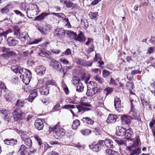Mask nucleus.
Instances as JSON below:
<instances>
[{
    "label": "nucleus",
    "mask_w": 155,
    "mask_h": 155,
    "mask_svg": "<svg viewBox=\"0 0 155 155\" xmlns=\"http://www.w3.org/2000/svg\"><path fill=\"white\" fill-rule=\"evenodd\" d=\"M136 140L134 143V144L133 145V147H136L137 146L139 142L140 141V140L139 138V136H137L136 137Z\"/></svg>",
    "instance_id": "47"
},
{
    "label": "nucleus",
    "mask_w": 155,
    "mask_h": 155,
    "mask_svg": "<svg viewBox=\"0 0 155 155\" xmlns=\"http://www.w3.org/2000/svg\"><path fill=\"white\" fill-rule=\"evenodd\" d=\"M86 38L84 37V35L83 33L81 31L77 35L76 38H75V40L76 41H78L80 42H83L86 41Z\"/></svg>",
    "instance_id": "19"
},
{
    "label": "nucleus",
    "mask_w": 155,
    "mask_h": 155,
    "mask_svg": "<svg viewBox=\"0 0 155 155\" xmlns=\"http://www.w3.org/2000/svg\"><path fill=\"white\" fill-rule=\"evenodd\" d=\"M17 56L16 53L13 51H9V52L8 53V54L7 56L8 57L10 56L12 57H16Z\"/></svg>",
    "instance_id": "53"
},
{
    "label": "nucleus",
    "mask_w": 155,
    "mask_h": 155,
    "mask_svg": "<svg viewBox=\"0 0 155 155\" xmlns=\"http://www.w3.org/2000/svg\"><path fill=\"white\" fill-rule=\"evenodd\" d=\"M24 114L23 113H19L16 111L13 112V115L14 120L15 121L22 119V115Z\"/></svg>",
    "instance_id": "22"
},
{
    "label": "nucleus",
    "mask_w": 155,
    "mask_h": 155,
    "mask_svg": "<svg viewBox=\"0 0 155 155\" xmlns=\"http://www.w3.org/2000/svg\"><path fill=\"white\" fill-rule=\"evenodd\" d=\"M113 90L114 89L113 88L110 87H106L104 90V93L106 94V96H107L109 94H111L113 92Z\"/></svg>",
    "instance_id": "35"
},
{
    "label": "nucleus",
    "mask_w": 155,
    "mask_h": 155,
    "mask_svg": "<svg viewBox=\"0 0 155 155\" xmlns=\"http://www.w3.org/2000/svg\"><path fill=\"white\" fill-rule=\"evenodd\" d=\"M13 33L14 37L16 38L19 39L22 33L21 32L20 28L18 26H15L13 27Z\"/></svg>",
    "instance_id": "10"
},
{
    "label": "nucleus",
    "mask_w": 155,
    "mask_h": 155,
    "mask_svg": "<svg viewBox=\"0 0 155 155\" xmlns=\"http://www.w3.org/2000/svg\"><path fill=\"white\" fill-rule=\"evenodd\" d=\"M88 22L86 21H85L84 20H81V24L82 25H84V28H87L88 26V25L87 24Z\"/></svg>",
    "instance_id": "62"
},
{
    "label": "nucleus",
    "mask_w": 155,
    "mask_h": 155,
    "mask_svg": "<svg viewBox=\"0 0 155 155\" xmlns=\"http://www.w3.org/2000/svg\"><path fill=\"white\" fill-rule=\"evenodd\" d=\"M101 60V58L100 55L99 54H96L95 58L94 59V61L95 62L98 61L97 62V64H99V65L98 66L101 68V66L104 64V62L102 61Z\"/></svg>",
    "instance_id": "20"
},
{
    "label": "nucleus",
    "mask_w": 155,
    "mask_h": 155,
    "mask_svg": "<svg viewBox=\"0 0 155 155\" xmlns=\"http://www.w3.org/2000/svg\"><path fill=\"white\" fill-rule=\"evenodd\" d=\"M51 14L54 15L59 18H64L66 16L64 14L62 13H57L54 12H52L51 13Z\"/></svg>",
    "instance_id": "45"
},
{
    "label": "nucleus",
    "mask_w": 155,
    "mask_h": 155,
    "mask_svg": "<svg viewBox=\"0 0 155 155\" xmlns=\"http://www.w3.org/2000/svg\"><path fill=\"white\" fill-rule=\"evenodd\" d=\"M38 9L39 8L35 4V3H30L29 5V7L28 8L26 12V14H27L28 11L33 9Z\"/></svg>",
    "instance_id": "31"
},
{
    "label": "nucleus",
    "mask_w": 155,
    "mask_h": 155,
    "mask_svg": "<svg viewBox=\"0 0 155 155\" xmlns=\"http://www.w3.org/2000/svg\"><path fill=\"white\" fill-rule=\"evenodd\" d=\"M73 5V3H72L71 1H69L68 2L66 7L67 8H70L72 7Z\"/></svg>",
    "instance_id": "61"
},
{
    "label": "nucleus",
    "mask_w": 155,
    "mask_h": 155,
    "mask_svg": "<svg viewBox=\"0 0 155 155\" xmlns=\"http://www.w3.org/2000/svg\"><path fill=\"white\" fill-rule=\"evenodd\" d=\"M33 53V50H32L30 51H24L23 54V56L25 57H28L30 55Z\"/></svg>",
    "instance_id": "39"
},
{
    "label": "nucleus",
    "mask_w": 155,
    "mask_h": 155,
    "mask_svg": "<svg viewBox=\"0 0 155 155\" xmlns=\"http://www.w3.org/2000/svg\"><path fill=\"white\" fill-rule=\"evenodd\" d=\"M26 148L25 145L22 144L21 146V147L18 150V155H26L25 153Z\"/></svg>",
    "instance_id": "26"
},
{
    "label": "nucleus",
    "mask_w": 155,
    "mask_h": 155,
    "mask_svg": "<svg viewBox=\"0 0 155 155\" xmlns=\"http://www.w3.org/2000/svg\"><path fill=\"white\" fill-rule=\"evenodd\" d=\"M46 70L45 67L41 65L35 68V71L38 75L39 76H42L45 73Z\"/></svg>",
    "instance_id": "13"
},
{
    "label": "nucleus",
    "mask_w": 155,
    "mask_h": 155,
    "mask_svg": "<svg viewBox=\"0 0 155 155\" xmlns=\"http://www.w3.org/2000/svg\"><path fill=\"white\" fill-rule=\"evenodd\" d=\"M34 138L38 142V145L40 146L42 144V142L41 138L37 135H35L34 136Z\"/></svg>",
    "instance_id": "52"
},
{
    "label": "nucleus",
    "mask_w": 155,
    "mask_h": 155,
    "mask_svg": "<svg viewBox=\"0 0 155 155\" xmlns=\"http://www.w3.org/2000/svg\"><path fill=\"white\" fill-rule=\"evenodd\" d=\"M110 74V72L106 70H104L103 72V76L104 78H106Z\"/></svg>",
    "instance_id": "50"
},
{
    "label": "nucleus",
    "mask_w": 155,
    "mask_h": 155,
    "mask_svg": "<svg viewBox=\"0 0 155 155\" xmlns=\"http://www.w3.org/2000/svg\"><path fill=\"white\" fill-rule=\"evenodd\" d=\"M134 84L133 82H127L126 85L127 88L130 90H131L133 88Z\"/></svg>",
    "instance_id": "48"
},
{
    "label": "nucleus",
    "mask_w": 155,
    "mask_h": 155,
    "mask_svg": "<svg viewBox=\"0 0 155 155\" xmlns=\"http://www.w3.org/2000/svg\"><path fill=\"white\" fill-rule=\"evenodd\" d=\"M97 14L98 12L95 13L94 12H90L89 13V14L91 19L96 20L97 16Z\"/></svg>",
    "instance_id": "41"
},
{
    "label": "nucleus",
    "mask_w": 155,
    "mask_h": 155,
    "mask_svg": "<svg viewBox=\"0 0 155 155\" xmlns=\"http://www.w3.org/2000/svg\"><path fill=\"white\" fill-rule=\"evenodd\" d=\"M81 120L84 123L90 125H92L94 123V121L93 120L88 117H83Z\"/></svg>",
    "instance_id": "23"
},
{
    "label": "nucleus",
    "mask_w": 155,
    "mask_h": 155,
    "mask_svg": "<svg viewBox=\"0 0 155 155\" xmlns=\"http://www.w3.org/2000/svg\"><path fill=\"white\" fill-rule=\"evenodd\" d=\"M29 13L32 16H33L34 15H37L39 12V8L38 9H33L29 11Z\"/></svg>",
    "instance_id": "42"
},
{
    "label": "nucleus",
    "mask_w": 155,
    "mask_h": 155,
    "mask_svg": "<svg viewBox=\"0 0 155 155\" xmlns=\"http://www.w3.org/2000/svg\"><path fill=\"white\" fill-rule=\"evenodd\" d=\"M54 34L56 37L60 38H62L64 36L66 30L62 28H57L54 31Z\"/></svg>",
    "instance_id": "5"
},
{
    "label": "nucleus",
    "mask_w": 155,
    "mask_h": 155,
    "mask_svg": "<svg viewBox=\"0 0 155 155\" xmlns=\"http://www.w3.org/2000/svg\"><path fill=\"white\" fill-rule=\"evenodd\" d=\"M115 141L116 142L118 143L119 144L121 145L125 144L126 142L125 140L121 139L116 140Z\"/></svg>",
    "instance_id": "56"
},
{
    "label": "nucleus",
    "mask_w": 155,
    "mask_h": 155,
    "mask_svg": "<svg viewBox=\"0 0 155 155\" xmlns=\"http://www.w3.org/2000/svg\"><path fill=\"white\" fill-rule=\"evenodd\" d=\"M50 85H53L55 86L57 84L55 81L52 80H48L46 81L45 85L41 86L39 89V91L41 94L42 95H47L49 93V88Z\"/></svg>",
    "instance_id": "3"
},
{
    "label": "nucleus",
    "mask_w": 155,
    "mask_h": 155,
    "mask_svg": "<svg viewBox=\"0 0 155 155\" xmlns=\"http://www.w3.org/2000/svg\"><path fill=\"white\" fill-rule=\"evenodd\" d=\"M141 72V71H140L139 69L136 70L132 71L130 73H129L127 74V78L128 80H131L133 78L131 77H129V76H130V75H135L137 74H140Z\"/></svg>",
    "instance_id": "28"
},
{
    "label": "nucleus",
    "mask_w": 155,
    "mask_h": 155,
    "mask_svg": "<svg viewBox=\"0 0 155 155\" xmlns=\"http://www.w3.org/2000/svg\"><path fill=\"white\" fill-rule=\"evenodd\" d=\"M97 87H92L91 88L87 87L86 94L89 97L92 96L97 93Z\"/></svg>",
    "instance_id": "9"
},
{
    "label": "nucleus",
    "mask_w": 155,
    "mask_h": 155,
    "mask_svg": "<svg viewBox=\"0 0 155 155\" xmlns=\"http://www.w3.org/2000/svg\"><path fill=\"white\" fill-rule=\"evenodd\" d=\"M121 120L123 124H129L132 119V117L130 115L123 114L121 117Z\"/></svg>",
    "instance_id": "7"
},
{
    "label": "nucleus",
    "mask_w": 155,
    "mask_h": 155,
    "mask_svg": "<svg viewBox=\"0 0 155 155\" xmlns=\"http://www.w3.org/2000/svg\"><path fill=\"white\" fill-rule=\"evenodd\" d=\"M80 125V121L78 120H76L73 122L72 126V128L73 129H76L78 126Z\"/></svg>",
    "instance_id": "33"
},
{
    "label": "nucleus",
    "mask_w": 155,
    "mask_h": 155,
    "mask_svg": "<svg viewBox=\"0 0 155 155\" xmlns=\"http://www.w3.org/2000/svg\"><path fill=\"white\" fill-rule=\"evenodd\" d=\"M50 65L55 69L60 71L62 68L61 65L60 63L54 60L51 61Z\"/></svg>",
    "instance_id": "8"
},
{
    "label": "nucleus",
    "mask_w": 155,
    "mask_h": 155,
    "mask_svg": "<svg viewBox=\"0 0 155 155\" xmlns=\"http://www.w3.org/2000/svg\"><path fill=\"white\" fill-rule=\"evenodd\" d=\"M93 62L90 61H83L81 62L82 65L84 67H89L91 66Z\"/></svg>",
    "instance_id": "38"
},
{
    "label": "nucleus",
    "mask_w": 155,
    "mask_h": 155,
    "mask_svg": "<svg viewBox=\"0 0 155 155\" xmlns=\"http://www.w3.org/2000/svg\"><path fill=\"white\" fill-rule=\"evenodd\" d=\"M71 53V50L69 48H68L64 52L63 54V56H64V54L65 55H70Z\"/></svg>",
    "instance_id": "58"
},
{
    "label": "nucleus",
    "mask_w": 155,
    "mask_h": 155,
    "mask_svg": "<svg viewBox=\"0 0 155 155\" xmlns=\"http://www.w3.org/2000/svg\"><path fill=\"white\" fill-rule=\"evenodd\" d=\"M106 153L107 155H116L117 154L116 152L110 149H106Z\"/></svg>",
    "instance_id": "37"
},
{
    "label": "nucleus",
    "mask_w": 155,
    "mask_h": 155,
    "mask_svg": "<svg viewBox=\"0 0 155 155\" xmlns=\"http://www.w3.org/2000/svg\"><path fill=\"white\" fill-rule=\"evenodd\" d=\"M76 91L78 92H82L84 90V86L81 83H76Z\"/></svg>",
    "instance_id": "29"
},
{
    "label": "nucleus",
    "mask_w": 155,
    "mask_h": 155,
    "mask_svg": "<svg viewBox=\"0 0 155 155\" xmlns=\"http://www.w3.org/2000/svg\"><path fill=\"white\" fill-rule=\"evenodd\" d=\"M21 138L24 141L26 149L31 148L32 146V142L30 138L27 137V135L25 134H22L21 135Z\"/></svg>",
    "instance_id": "4"
},
{
    "label": "nucleus",
    "mask_w": 155,
    "mask_h": 155,
    "mask_svg": "<svg viewBox=\"0 0 155 155\" xmlns=\"http://www.w3.org/2000/svg\"><path fill=\"white\" fill-rule=\"evenodd\" d=\"M38 29L41 32V33L44 35H46L47 34L46 31V30H45L43 28L40 27L38 28Z\"/></svg>",
    "instance_id": "59"
},
{
    "label": "nucleus",
    "mask_w": 155,
    "mask_h": 155,
    "mask_svg": "<svg viewBox=\"0 0 155 155\" xmlns=\"http://www.w3.org/2000/svg\"><path fill=\"white\" fill-rule=\"evenodd\" d=\"M8 45L9 46H15L17 44L18 41L15 40L14 37H9L7 39Z\"/></svg>",
    "instance_id": "12"
},
{
    "label": "nucleus",
    "mask_w": 155,
    "mask_h": 155,
    "mask_svg": "<svg viewBox=\"0 0 155 155\" xmlns=\"http://www.w3.org/2000/svg\"><path fill=\"white\" fill-rule=\"evenodd\" d=\"M60 61L64 64H69V61L65 59V58H61L60 60Z\"/></svg>",
    "instance_id": "60"
},
{
    "label": "nucleus",
    "mask_w": 155,
    "mask_h": 155,
    "mask_svg": "<svg viewBox=\"0 0 155 155\" xmlns=\"http://www.w3.org/2000/svg\"><path fill=\"white\" fill-rule=\"evenodd\" d=\"M118 117L116 115L110 114L106 120V122L107 123H114L116 121V120L118 119Z\"/></svg>",
    "instance_id": "14"
},
{
    "label": "nucleus",
    "mask_w": 155,
    "mask_h": 155,
    "mask_svg": "<svg viewBox=\"0 0 155 155\" xmlns=\"http://www.w3.org/2000/svg\"><path fill=\"white\" fill-rule=\"evenodd\" d=\"M6 86L2 81H0V96L1 95L2 92H5L8 91Z\"/></svg>",
    "instance_id": "30"
},
{
    "label": "nucleus",
    "mask_w": 155,
    "mask_h": 155,
    "mask_svg": "<svg viewBox=\"0 0 155 155\" xmlns=\"http://www.w3.org/2000/svg\"><path fill=\"white\" fill-rule=\"evenodd\" d=\"M31 73V72L29 70L22 68H21L18 74H20V77L21 78L22 77L26 76Z\"/></svg>",
    "instance_id": "16"
},
{
    "label": "nucleus",
    "mask_w": 155,
    "mask_h": 155,
    "mask_svg": "<svg viewBox=\"0 0 155 155\" xmlns=\"http://www.w3.org/2000/svg\"><path fill=\"white\" fill-rule=\"evenodd\" d=\"M14 12L17 15H19L22 17H24V15L20 12L18 10H15Z\"/></svg>",
    "instance_id": "63"
},
{
    "label": "nucleus",
    "mask_w": 155,
    "mask_h": 155,
    "mask_svg": "<svg viewBox=\"0 0 155 155\" xmlns=\"http://www.w3.org/2000/svg\"><path fill=\"white\" fill-rule=\"evenodd\" d=\"M116 134L118 136L125 137V139L131 140L132 139L133 132L131 128L127 130L121 126H117L116 127Z\"/></svg>",
    "instance_id": "1"
},
{
    "label": "nucleus",
    "mask_w": 155,
    "mask_h": 155,
    "mask_svg": "<svg viewBox=\"0 0 155 155\" xmlns=\"http://www.w3.org/2000/svg\"><path fill=\"white\" fill-rule=\"evenodd\" d=\"M31 78V73L28 74V75L22 77L21 79L23 82L26 85L28 84L29 83Z\"/></svg>",
    "instance_id": "21"
},
{
    "label": "nucleus",
    "mask_w": 155,
    "mask_h": 155,
    "mask_svg": "<svg viewBox=\"0 0 155 155\" xmlns=\"http://www.w3.org/2000/svg\"><path fill=\"white\" fill-rule=\"evenodd\" d=\"M104 143L105 145L108 148H113V142L109 139H106L105 140Z\"/></svg>",
    "instance_id": "27"
},
{
    "label": "nucleus",
    "mask_w": 155,
    "mask_h": 155,
    "mask_svg": "<svg viewBox=\"0 0 155 155\" xmlns=\"http://www.w3.org/2000/svg\"><path fill=\"white\" fill-rule=\"evenodd\" d=\"M81 132L82 134L85 136L89 135L91 132V130L87 129L81 130Z\"/></svg>",
    "instance_id": "36"
},
{
    "label": "nucleus",
    "mask_w": 155,
    "mask_h": 155,
    "mask_svg": "<svg viewBox=\"0 0 155 155\" xmlns=\"http://www.w3.org/2000/svg\"><path fill=\"white\" fill-rule=\"evenodd\" d=\"M24 104V102L23 101L18 100L17 101L16 106L18 107H21L23 106Z\"/></svg>",
    "instance_id": "46"
},
{
    "label": "nucleus",
    "mask_w": 155,
    "mask_h": 155,
    "mask_svg": "<svg viewBox=\"0 0 155 155\" xmlns=\"http://www.w3.org/2000/svg\"><path fill=\"white\" fill-rule=\"evenodd\" d=\"M48 155H60L59 153L55 151H52L49 152Z\"/></svg>",
    "instance_id": "64"
},
{
    "label": "nucleus",
    "mask_w": 155,
    "mask_h": 155,
    "mask_svg": "<svg viewBox=\"0 0 155 155\" xmlns=\"http://www.w3.org/2000/svg\"><path fill=\"white\" fill-rule=\"evenodd\" d=\"M50 15L49 13L46 12H43L40 15L37 16L34 19V20L38 21H41L45 17L47 16L48 15Z\"/></svg>",
    "instance_id": "25"
},
{
    "label": "nucleus",
    "mask_w": 155,
    "mask_h": 155,
    "mask_svg": "<svg viewBox=\"0 0 155 155\" xmlns=\"http://www.w3.org/2000/svg\"><path fill=\"white\" fill-rule=\"evenodd\" d=\"M33 91L29 94L28 97L27 98L28 101L30 102H32L37 95V91L35 89Z\"/></svg>",
    "instance_id": "24"
},
{
    "label": "nucleus",
    "mask_w": 155,
    "mask_h": 155,
    "mask_svg": "<svg viewBox=\"0 0 155 155\" xmlns=\"http://www.w3.org/2000/svg\"><path fill=\"white\" fill-rule=\"evenodd\" d=\"M1 113L4 115V116L7 119L8 117H9V116L10 115L9 111H8L6 110H1Z\"/></svg>",
    "instance_id": "44"
},
{
    "label": "nucleus",
    "mask_w": 155,
    "mask_h": 155,
    "mask_svg": "<svg viewBox=\"0 0 155 155\" xmlns=\"http://www.w3.org/2000/svg\"><path fill=\"white\" fill-rule=\"evenodd\" d=\"M1 31L2 33V35H3V36L5 38H6L7 37V35L8 33L12 32V31L11 29L9 28L5 31H4L3 30L2 31Z\"/></svg>",
    "instance_id": "43"
},
{
    "label": "nucleus",
    "mask_w": 155,
    "mask_h": 155,
    "mask_svg": "<svg viewBox=\"0 0 155 155\" xmlns=\"http://www.w3.org/2000/svg\"><path fill=\"white\" fill-rule=\"evenodd\" d=\"M44 126L43 122L41 119H38L35 120V127L38 130H42Z\"/></svg>",
    "instance_id": "15"
},
{
    "label": "nucleus",
    "mask_w": 155,
    "mask_h": 155,
    "mask_svg": "<svg viewBox=\"0 0 155 155\" xmlns=\"http://www.w3.org/2000/svg\"><path fill=\"white\" fill-rule=\"evenodd\" d=\"M75 107L74 105L71 104L66 105L64 106L63 107V108L67 109H69L74 108Z\"/></svg>",
    "instance_id": "55"
},
{
    "label": "nucleus",
    "mask_w": 155,
    "mask_h": 155,
    "mask_svg": "<svg viewBox=\"0 0 155 155\" xmlns=\"http://www.w3.org/2000/svg\"><path fill=\"white\" fill-rule=\"evenodd\" d=\"M76 107L78 110V112L82 111L84 112V106L82 105H76Z\"/></svg>",
    "instance_id": "51"
},
{
    "label": "nucleus",
    "mask_w": 155,
    "mask_h": 155,
    "mask_svg": "<svg viewBox=\"0 0 155 155\" xmlns=\"http://www.w3.org/2000/svg\"><path fill=\"white\" fill-rule=\"evenodd\" d=\"M66 34L71 39H74L75 40V38H76L77 34L73 31L71 30H66Z\"/></svg>",
    "instance_id": "18"
},
{
    "label": "nucleus",
    "mask_w": 155,
    "mask_h": 155,
    "mask_svg": "<svg viewBox=\"0 0 155 155\" xmlns=\"http://www.w3.org/2000/svg\"><path fill=\"white\" fill-rule=\"evenodd\" d=\"M19 39L23 42L26 41L27 44H28L30 43V42L31 41V38L27 32H24L22 33L21 36Z\"/></svg>",
    "instance_id": "6"
},
{
    "label": "nucleus",
    "mask_w": 155,
    "mask_h": 155,
    "mask_svg": "<svg viewBox=\"0 0 155 155\" xmlns=\"http://www.w3.org/2000/svg\"><path fill=\"white\" fill-rule=\"evenodd\" d=\"M2 51L3 53H4V54L6 55L7 56L8 54V53L10 51V49L8 48H6L3 47L2 48Z\"/></svg>",
    "instance_id": "49"
},
{
    "label": "nucleus",
    "mask_w": 155,
    "mask_h": 155,
    "mask_svg": "<svg viewBox=\"0 0 155 155\" xmlns=\"http://www.w3.org/2000/svg\"><path fill=\"white\" fill-rule=\"evenodd\" d=\"M95 80L97 81L98 83L102 84L104 82V79L99 76H96L94 77Z\"/></svg>",
    "instance_id": "40"
},
{
    "label": "nucleus",
    "mask_w": 155,
    "mask_h": 155,
    "mask_svg": "<svg viewBox=\"0 0 155 155\" xmlns=\"http://www.w3.org/2000/svg\"><path fill=\"white\" fill-rule=\"evenodd\" d=\"M121 101L119 98L115 97H114V106L115 109L118 112H120V109L121 107Z\"/></svg>",
    "instance_id": "11"
},
{
    "label": "nucleus",
    "mask_w": 155,
    "mask_h": 155,
    "mask_svg": "<svg viewBox=\"0 0 155 155\" xmlns=\"http://www.w3.org/2000/svg\"><path fill=\"white\" fill-rule=\"evenodd\" d=\"M11 145H16L17 143V141L16 140L13 138L9 139Z\"/></svg>",
    "instance_id": "57"
},
{
    "label": "nucleus",
    "mask_w": 155,
    "mask_h": 155,
    "mask_svg": "<svg viewBox=\"0 0 155 155\" xmlns=\"http://www.w3.org/2000/svg\"><path fill=\"white\" fill-rule=\"evenodd\" d=\"M19 65H16V66H13L11 67V69L15 73H19L21 69Z\"/></svg>",
    "instance_id": "34"
},
{
    "label": "nucleus",
    "mask_w": 155,
    "mask_h": 155,
    "mask_svg": "<svg viewBox=\"0 0 155 155\" xmlns=\"http://www.w3.org/2000/svg\"><path fill=\"white\" fill-rule=\"evenodd\" d=\"M1 13L2 14L7 13L9 12V9L8 8L7 6L5 7L2 8L1 11Z\"/></svg>",
    "instance_id": "54"
},
{
    "label": "nucleus",
    "mask_w": 155,
    "mask_h": 155,
    "mask_svg": "<svg viewBox=\"0 0 155 155\" xmlns=\"http://www.w3.org/2000/svg\"><path fill=\"white\" fill-rule=\"evenodd\" d=\"M89 148L92 151L95 152L98 151L101 149V147L99 145L94 143L91 145H89Z\"/></svg>",
    "instance_id": "17"
},
{
    "label": "nucleus",
    "mask_w": 155,
    "mask_h": 155,
    "mask_svg": "<svg viewBox=\"0 0 155 155\" xmlns=\"http://www.w3.org/2000/svg\"><path fill=\"white\" fill-rule=\"evenodd\" d=\"M140 149L137 148L132 150L128 155H139L140 153Z\"/></svg>",
    "instance_id": "32"
},
{
    "label": "nucleus",
    "mask_w": 155,
    "mask_h": 155,
    "mask_svg": "<svg viewBox=\"0 0 155 155\" xmlns=\"http://www.w3.org/2000/svg\"><path fill=\"white\" fill-rule=\"evenodd\" d=\"M50 133L53 131V134L55 137L58 139L59 137H61L65 135V130L62 128H60L58 124L54 127H50L49 129Z\"/></svg>",
    "instance_id": "2"
}]
</instances>
